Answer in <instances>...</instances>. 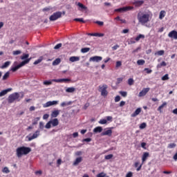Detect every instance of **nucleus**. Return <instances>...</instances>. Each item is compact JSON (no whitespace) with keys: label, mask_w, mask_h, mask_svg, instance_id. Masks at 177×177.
<instances>
[{"label":"nucleus","mask_w":177,"mask_h":177,"mask_svg":"<svg viewBox=\"0 0 177 177\" xmlns=\"http://www.w3.org/2000/svg\"><path fill=\"white\" fill-rule=\"evenodd\" d=\"M153 16V14L151 12H140L138 14V20L140 24L142 26H145V24H147V23H149L150 21V17Z\"/></svg>","instance_id":"nucleus-1"},{"label":"nucleus","mask_w":177,"mask_h":177,"mask_svg":"<svg viewBox=\"0 0 177 177\" xmlns=\"http://www.w3.org/2000/svg\"><path fill=\"white\" fill-rule=\"evenodd\" d=\"M31 148L27 147H21L17 149V157H21L22 156H27L28 153H30Z\"/></svg>","instance_id":"nucleus-2"},{"label":"nucleus","mask_w":177,"mask_h":177,"mask_svg":"<svg viewBox=\"0 0 177 177\" xmlns=\"http://www.w3.org/2000/svg\"><path fill=\"white\" fill-rule=\"evenodd\" d=\"M20 94L18 93H14L9 95L8 97V103H13L15 100H18V102L20 101Z\"/></svg>","instance_id":"nucleus-3"},{"label":"nucleus","mask_w":177,"mask_h":177,"mask_svg":"<svg viewBox=\"0 0 177 177\" xmlns=\"http://www.w3.org/2000/svg\"><path fill=\"white\" fill-rule=\"evenodd\" d=\"M30 60H31V58L24 60L21 64H18L17 66L11 68V71H13L14 73L15 71H17L19 68H21V67H23V66H26V64H28V63H30Z\"/></svg>","instance_id":"nucleus-4"},{"label":"nucleus","mask_w":177,"mask_h":177,"mask_svg":"<svg viewBox=\"0 0 177 177\" xmlns=\"http://www.w3.org/2000/svg\"><path fill=\"white\" fill-rule=\"evenodd\" d=\"M40 133H41V131L37 130L32 136L31 134H30L26 138L28 142H31V140H34V139H37V138L39 136Z\"/></svg>","instance_id":"nucleus-5"},{"label":"nucleus","mask_w":177,"mask_h":177,"mask_svg":"<svg viewBox=\"0 0 177 177\" xmlns=\"http://www.w3.org/2000/svg\"><path fill=\"white\" fill-rule=\"evenodd\" d=\"M150 156L149 152H145L142 156V164L140 165V166L137 168L136 171H139L140 169H142V165L145 164V162L146 160H147V158Z\"/></svg>","instance_id":"nucleus-6"},{"label":"nucleus","mask_w":177,"mask_h":177,"mask_svg":"<svg viewBox=\"0 0 177 177\" xmlns=\"http://www.w3.org/2000/svg\"><path fill=\"white\" fill-rule=\"evenodd\" d=\"M107 85L106 84H103L102 86H99V91L100 92H101V95L102 96H107L108 95V92H107Z\"/></svg>","instance_id":"nucleus-7"},{"label":"nucleus","mask_w":177,"mask_h":177,"mask_svg":"<svg viewBox=\"0 0 177 177\" xmlns=\"http://www.w3.org/2000/svg\"><path fill=\"white\" fill-rule=\"evenodd\" d=\"M60 17H62V12H57L53 13V15H52L50 17L49 20H50V21H55L57 20V19H60Z\"/></svg>","instance_id":"nucleus-8"},{"label":"nucleus","mask_w":177,"mask_h":177,"mask_svg":"<svg viewBox=\"0 0 177 177\" xmlns=\"http://www.w3.org/2000/svg\"><path fill=\"white\" fill-rule=\"evenodd\" d=\"M132 9H133V7L132 6H126V7L115 9V12H120V13H122L124 12H128V10H132Z\"/></svg>","instance_id":"nucleus-9"},{"label":"nucleus","mask_w":177,"mask_h":177,"mask_svg":"<svg viewBox=\"0 0 177 177\" xmlns=\"http://www.w3.org/2000/svg\"><path fill=\"white\" fill-rule=\"evenodd\" d=\"M57 104H59V101H48L43 104V107L46 109V107H50V106H56Z\"/></svg>","instance_id":"nucleus-10"},{"label":"nucleus","mask_w":177,"mask_h":177,"mask_svg":"<svg viewBox=\"0 0 177 177\" xmlns=\"http://www.w3.org/2000/svg\"><path fill=\"white\" fill-rule=\"evenodd\" d=\"M111 129H113V127L105 129L104 131L101 133V136H111V135H113V131Z\"/></svg>","instance_id":"nucleus-11"},{"label":"nucleus","mask_w":177,"mask_h":177,"mask_svg":"<svg viewBox=\"0 0 177 177\" xmlns=\"http://www.w3.org/2000/svg\"><path fill=\"white\" fill-rule=\"evenodd\" d=\"M102 60H103V57L100 56H94L89 59V62H94L95 63H99V62H102Z\"/></svg>","instance_id":"nucleus-12"},{"label":"nucleus","mask_w":177,"mask_h":177,"mask_svg":"<svg viewBox=\"0 0 177 177\" xmlns=\"http://www.w3.org/2000/svg\"><path fill=\"white\" fill-rule=\"evenodd\" d=\"M150 91V88H143L138 94L139 97H143V96H146L147 93Z\"/></svg>","instance_id":"nucleus-13"},{"label":"nucleus","mask_w":177,"mask_h":177,"mask_svg":"<svg viewBox=\"0 0 177 177\" xmlns=\"http://www.w3.org/2000/svg\"><path fill=\"white\" fill-rule=\"evenodd\" d=\"M168 37L169 38H173V39H177V32H176V30H171L168 34Z\"/></svg>","instance_id":"nucleus-14"},{"label":"nucleus","mask_w":177,"mask_h":177,"mask_svg":"<svg viewBox=\"0 0 177 177\" xmlns=\"http://www.w3.org/2000/svg\"><path fill=\"white\" fill-rule=\"evenodd\" d=\"M145 3V1L143 0H138V1H135L133 2V5L136 6V8H140V6H142Z\"/></svg>","instance_id":"nucleus-15"},{"label":"nucleus","mask_w":177,"mask_h":177,"mask_svg":"<svg viewBox=\"0 0 177 177\" xmlns=\"http://www.w3.org/2000/svg\"><path fill=\"white\" fill-rule=\"evenodd\" d=\"M71 80L70 79H53L52 82H70Z\"/></svg>","instance_id":"nucleus-16"},{"label":"nucleus","mask_w":177,"mask_h":177,"mask_svg":"<svg viewBox=\"0 0 177 177\" xmlns=\"http://www.w3.org/2000/svg\"><path fill=\"white\" fill-rule=\"evenodd\" d=\"M142 112L141 108H138L133 113L131 114V117H136L137 115H139L140 113Z\"/></svg>","instance_id":"nucleus-17"},{"label":"nucleus","mask_w":177,"mask_h":177,"mask_svg":"<svg viewBox=\"0 0 177 177\" xmlns=\"http://www.w3.org/2000/svg\"><path fill=\"white\" fill-rule=\"evenodd\" d=\"M50 122L53 127H57L59 125V120L57 118L50 120Z\"/></svg>","instance_id":"nucleus-18"},{"label":"nucleus","mask_w":177,"mask_h":177,"mask_svg":"<svg viewBox=\"0 0 177 177\" xmlns=\"http://www.w3.org/2000/svg\"><path fill=\"white\" fill-rule=\"evenodd\" d=\"M82 162V157H78L73 162V165L75 167Z\"/></svg>","instance_id":"nucleus-19"},{"label":"nucleus","mask_w":177,"mask_h":177,"mask_svg":"<svg viewBox=\"0 0 177 177\" xmlns=\"http://www.w3.org/2000/svg\"><path fill=\"white\" fill-rule=\"evenodd\" d=\"M59 114H60V111L59 110H55V111L52 112L51 117H52V118H56V117H57V115H59Z\"/></svg>","instance_id":"nucleus-20"},{"label":"nucleus","mask_w":177,"mask_h":177,"mask_svg":"<svg viewBox=\"0 0 177 177\" xmlns=\"http://www.w3.org/2000/svg\"><path fill=\"white\" fill-rule=\"evenodd\" d=\"M69 61L71 63H74L75 62H80V57L73 56L69 58Z\"/></svg>","instance_id":"nucleus-21"},{"label":"nucleus","mask_w":177,"mask_h":177,"mask_svg":"<svg viewBox=\"0 0 177 177\" xmlns=\"http://www.w3.org/2000/svg\"><path fill=\"white\" fill-rule=\"evenodd\" d=\"M103 131V127H97L93 129L94 133H100Z\"/></svg>","instance_id":"nucleus-22"},{"label":"nucleus","mask_w":177,"mask_h":177,"mask_svg":"<svg viewBox=\"0 0 177 177\" xmlns=\"http://www.w3.org/2000/svg\"><path fill=\"white\" fill-rule=\"evenodd\" d=\"M10 91H12V88H8L0 92V97H2V96H5V95H6L8 92H10Z\"/></svg>","instance_id":"nucleus-23"},{"label":"nucleus","mask_w":177,"mask_h":177,"mask_svg":"<svg viewBox=\"0 0 177 177\" xmlns=\"http://www.w3.org/2000/svg\"><path fill=\"white\" fill-rule=\"evenodd\" d=\"M145 35L140 34V35H138L136 37V42H139V41H140V39H145Z\"/></svg>","instance_id":"nucleus-24"},{"label":"nucleus","mask_w":177,"mask_h":177,"mask_svg":"<svg viewBox=\"0 0 177 177\" xmlns=\"http://www.w3.org/2000/svg\"><path fill=\"white\" fill-rule=\"evenodd\" d=\"M75 91V88L74 87H69L66 89V93H74Z\"/></svg>","instance_id":"nucleus-25"},{"label":"nucleus","mask_w":177,"mask_h":177,"mask_svg":"<svg viewBox=\"0 0 177 177\" xmlns=\"http://www.w3.org/2000/svg\"><path fill=\"white\" fill-rule=\"evenodd\" d=\"M42 60H44V57L41 56L39 57V59L34 62L33 64H35V66H37V64H39V63H41Z\"/></svg>","instance_id":"nucleus-26"},{"label":"nucleus","mask_w":177,"mask_h":177,"mask_svg":"<svg viewBox=\"0 0 177 177\" xmlns=\"http://www.w3.org/2000/svg\"><path fill=\"white\" fill-rule=\"evenodd\" d=\"M61 62L62 59H60V58H57L56 59H55V61H53V66H59Z\"/></svg>","instance_id":"nucleus-27"},{"label":"nucleus","mask_w":177,"mask_h":177,"mask_svg":"<svg viewBox=\"0 0 177 177\" xmlns=\"http://www.w3.org/2000/svg\"><path fill=\"white\" fill-rule=\"evenodd\" d=\"M164 107H167V102H163L162 104L158 108V111H160V113H162V109Z\"/></svg>","instance_id":"nucleus-28"},{"label":"nucleus","mask_w":177,"mask_h":177,"mask_svg":"<svg viewBox=\"0 0 177 177\" xmlns=\"http://www.w3.org/2000/svg\"><path fill=\"white\" fill-rule=\"evenodd\" d=\"M165 11H164V10H161L160 12V15H159V19H160V20H162V19H164V17H165Z\"/></svg>","instance_id":"nucleus-29"},{"label":"nucleus","mask_w":177,"mask_h":177,"mask_svg":"<svg viewBox=\"0 0 177 177\" xmlns=\"http://www.w3.org/2000/svg\"><path fill=\"white\" fill-rule=\"evenodd\" d=\"M89 35H91V37H104L103 33H90Z\"/></svg>","instance_id":"nucleus-30"},{"label":"nucleus","mask_w":177,"mask_h":177,"mask_svg":"<svg viewBox=\"0 0 177 177\" xmlns=\"http://www.w3.org/2000/svg\"><path fill=\"white\" fill-rule=\"evenodd\" d=\"M164 53H165V51H164L163 50H160L155 53V56H162Z\"/></svg>","instance_id":"nucleus-31"},{"label":"nucleus","mask_w":177,"mask_h":177,"mask_svg":"<svg viewBox=\"0 0 177 177\" xmlns=\"http://www.w3.org/2000/svg\"><path fill=\"white\" fill-rule=\"evenodd\" d=\"M10 61L6 62L4 64L2 65L1 68H7V67H9L10 66Z\"/></svg>","instance_id":"nucleus-32"},{"label":"nucleus","mask_w":177,"mask_h":177,"mask_svg":"<svg viewBox=\"0 0 177 177\" xmlns=\"http://www.w3.org/2000/svg\"><path fill=\"white\" fill-rule=\"evenodd\" d=\"M10 75V72H7L4 74V75L3 76V81H6V80H8L9 78V76Z\"/></svg>","instance_id":"nucleus-33"},{"label":"nucleus","mask_w":177,"mask_h":177,"mask_svg":"<svg viewBox=\"0 0 177 177\" xmlns=\"http://www.w3.org/2000/svg\"><path fill=\"white\" fill-rule=\"evenodd\" d=\"M145 63H146V62L145 61V59H138L137 61V64L138 66H143V64H145Z\"/></svg>","instance_id":"nucleus-34"},{"label":"nucleus","mask_w":177,"mask_h":177,"mask_svg":"<svg viewBox=\"0 0 177 177\" xmlns=\"http://www.w3.org/2000/svg\"><path fill=\"white\" fill-rule=\"evenodd\" d=\"M89 50H91L90 48H83L81 49L82 53H88V52H89Z\"/></svg>","instance_id":"nucleus-35"},{"label":"nucleus","mask_w":177,"mask_h":177,"mask_svg":"<svg viewBox=\"0 0 177 177\" xmlns=\"http://www.w3.org/2000/svg\"><path fill=\"white\" fill-rule=\"evenodd\" d=\"M2 172L3 174H9L10 172V170H9V168H8V167H3V169H2Z\"/></svg>","instance_id":"nucleus-36"},{"label":"nucleus","mask_w":177,"mask_h":177,"mask_svg":"<svg viewBox=\"0 0 177 177\" xmlns=\"http://www.w3.org/2000/svg\"><path fill=\"white\" fill-rule=\"evenodd\" d=\"M107 174L104 172H101L97 174L96 177H107Z\"/></svg>","instance_id":"nucleus-37"},{"label":"nucleus","mask_w":177,"mask_h":177,"mask_svg":"<svg viewBox=\"0 0 177 177\" xmlns=\"http://www.w3.org/2000/svg\"><path fill=\"white\" fill-rule=\"evenodd\" d=\"M98 122L101 125H104L105 124H107V120H106V119H101V120H100V121Z\"/></svg>","instance_id":"nucleus-38"},{"label":"nucleus","mask_w":177,"mask_h":177,"mask_svg":"<svg viewBox=\"0 0 177 177\" xmlns=\"http://www.w3.org/2000/svg\"><path fill=\"white\" fill-rule=\"evenodd\" d=\"M77 6H79V8H81V9H84V10H86V9H88L86 6H84V4L81 3H78Z\"/></svg>","instance_id":"nucleus-39"},{"label":"nucleus","mask_w":177,"mask_h":177,"mask_svg":"<svg viewBox=\"0 0 177 177\" xmlns=\"http://www.w3.org/2000/svg\"><path fill=\"white\" fill-rule=\"evenodd\" d=\"M71 104V102H62L61 103L60 106L61 107H66V106H70Z\"/></svg>","instance_id":"nucleus-40"},{"label":"nucleus","mask_w":177,"mask_h":177,"mask_svg":"<svg viewBox=\"0 0 177 177\" xmlns=\"http://www.w3.org/2000/svg\"><path fill=\"white\" fill-rule=\"evenodd\" d=\"M165 66H167V63L165 62H162V63H160V64L158 65V67L159 68H161V67H165Z\"/></svg>","instance_id":"nucleus-41"},{"label":"nucleus","mask_w":177,"mask_h":177,"mask_svg":"<svg viewBox=\"0 0 177 177\" xmlns=\"http://www.w3.org/2000/svg\"><path fill=\"white\" fill-rule=\"evenodd\" d=\"M133 44H136V39L131 38L129 41V44L132 45Z\"/></svg>","instance_id":"nucleus-42"},{"label":"nucleus","mask_w":177,"mask_h":177,"mask_svg":"<svg viewBox=\"0 0 177 177\" xmlns=\"http://www.w3.org/2000/svg\"><path fill=\"white\" fill-rule=\"evenodd\" d=\"M30 57V55L24 54L23 56L21 57V60H25V59H28Z\"/></svg>","instance_id":"nucleus-43"},{"label":"nucleus","mask_w":177,"mask_h":177,"mask_svg":"<svg viewBox=\"0 0 177 177\" xmlns=\"http://www.w3.org/2000/svg\"><path fill=\"white\" fill-rule=\"evenodd\" d=\"M21 53V50H20L12 52V55H14V56H17V55H20Z\"/></svg>","instance_id":"nucleus-44"},{"label":"nucleus","mask_w":177,"mask_h":177,"mask_svg":"<svg viewBox=\"0 0 177 177\" xmlns=\"http://www.w3.org/2000/svg\"><path fill=\"white\" fill-rule=\"evenodd\" d=\"M167 80H169V77L168 76V74H166L162 77V81H167Z\"/></svg>","instance_id":"nucleus-45"},{"label":"nucleus","mask_w":177,"mask_h":177,"mask_svg":"<svg viewBox=\"0 0 177 177\" xmlns=\"http://www.w3.org/2000/svg\"><path fill=\"white\" fill-rule=\"evenodd\" d=\"M120 94L123 96V97H127L128 93L127 91H120Z\"/></svg>","instance_id":"nucleus-46"},{"label":"nucleus","mask_w":177,"mask_h":177,"mask_svg":"<svg viewBox=\"0 0 177 177\" xmlns=\"http://www.w3.org/2000/svg\"><path fill=\"white\" fill-rule=\"evenodd\" d=\"M75 21H80V23H85L83 18H76L74 19Z\"/></svg>","instance_id":"nucleus-47"},{"label":"nucleus","mask_w":177,"mask_h":177,"mask_svg":"<svg viewBox=\"0 0 177 177\" xmlns=\"http://www.w3.org/2000/svg\"><path fill=\"white\" fill-rule=\"evenodd\" d=\"M50 127H52V124L50 123V121H49L46 123L45 128H46V129H50Z\"/></svg>","instance_id":"nucleus-48"},{"label":"nucleus","mask_w":177,"mask_h":177,"mask_svg":"<svg viewBox=\"0 0 177 177\" xmlns=\"http://www.w3.org/2000/svg\"><path fill=\"white\" fill-rule=\"evenodd\" d=\"M175 147H176V144L175 143H171V144H169L168 145L169 149H174Z\"/></svg>","instance_id":"nucleus-49"},{"label":"nucleus","mask_w":177,"mask_h":177,"mask_svg":"<svg viewBox=\"0 0 177 177\" xmlns=\"http://www.w3.org/2000/svg\"><path fill=\"white\" fill-rule=\"evenodd\" d=\"M39 120H40L39 118H35V120H33L32 124L37 125V124H38V122L39 121Z\"/></svg>","instance_id":"nucleus-50"},{"label":"nucleus","mask_w":177,"mask_h":177,"mask_svg":"<svg viewBox=\"0 0 177 177\" xmlns=\"http://www.w3.org/2000/svg\"><path fill=\"white\" fill-rule=\"evenodd\" d=\"M133 82H134V81H133V78H129V80H128V84L129 85H133Z\"/></svg>","instance_id":"nucleus-51"},{"label":"nucleus","mask_w":177,"mask_h":177,"mask_svg":"<svg viewBox=\"0 0 177 177\" xmlns=\"http://www.w3.org/2000/svg\"><path fill=\"white\" fill-rule=\"evenodd\" d=\"M44 85H52V81L46 80L43 82Z\"/></svg>","instance_id":"nucleus-52"},{"label":"nucleus","mask_w":177,"mask_h":177,"mask_svg":"<svg viewBox=\"0 0 177 177\" xmlns=\"http://www.w3.org/2000/svg\"><path fill=\"white\" fill-rule=\"evenodd\" d=\"M113 157V154L105 156V160H111Z\"/></svg>","instance_id":"nucleus-53"},{"label":"nucleus","mask_w":177,"mask_h":177,"mask_svg":"<svg viewBox=\"0 0 177 177\" xmlns=\"http://www.w3.org/2000/svg\"><path fill=\"white\" fill-rule=\"evenodd\" d=\"M147 124L146 123L143 122L140 125V129H145V128H146Z\"/></svg>","instance_id":"nucleus-54"},{"label":"nucleus","mask_w":177,"mask_h":177,"mask_svg":"<svg viewBox=\"0 0 177 177\" xmlns=\"http://www.w3.org/2000/svg\"><path fill=\"white\" fill-rule=\"evenodd\" d=\"M121 66H122V63L121 62V61L116 62V67H117V68H118V67H121Z\"/></svg>","instance_id":"nucleus-55"},{"label":"nucleus","mask_w":177,"mask_h":177,"mask_svg":"<svg viewBox=\"0 0 177 177\" xmlns=\"http://www.w3.org/2000/svg\"><path fill=\"white\" fill-rule=\"evenodd\" d=\"M144 71H147V74H151V73L153 72V71H151V69H149L148 68H145L144 69Z\"/></svg>","instance_id":"nucleus-56"},{"label":"nucleus","mask_w":177,"mask_h":177,"mask_svg":"<svg viewBox=\"0 0 177 177\" xmlns=\"http://www.w3.org/2000/svg\"><path fill=\"white\" fill-rule=\"evenodd\" d=\"M44 122H40L39 124V129H44Z\"/></svg>","instance_id":"nucleus-57"},{"label":"nucleus","mask_w":177,"mask_h":177,"mask_svg":"<svg viewBox=\"0 0 177 177\" xmlns=\"http://www.w3.org/2000/svg\"><path fill=\"white\" fill-rule=\"evenodd\" d=\"M62 43H59L58 44H57L55 47L54 49H60V48H62Z\"/></svg>","instance_id":"nucleus-58"},{"label":"nucleus","mask_w":177,"mask_h":177,"mask_svg":"<svg viewBox=\"0 0 177 177\" xmlns=\"http://www.w3.org/2000/svg\"><path fill=\"white\" fill-rule=\"evenodd\" d=\"M133 176V173L132 171H129L126 174V177H132Z\"/></svg>","instance_id":"nucleus-59"},{"label":"nucleus","mask_w":177,"mask_h":177,"mask_svg":"<svg viewBox=\"0 0 177 177\" xmlns=\"http://www.w3.org/2000/svg\"><path fill=\"white\" fill-rule=\"evenodd\" d=\"M75 155L76 156H82V151H76V152L75 153Z\"/></svg>","instance_id":"nucleus-60"},{"label":"nucleus","mask_w":177,"mask_h":177,"mask_svg":"<svg viewBox=\"0 0 177 177\" xmlns=\"http://www.w3.org/2000/svg\"><path fill=\"white\" fill-rule=\"evenodd\" d=\"M120 100H121V97H120V95H118L115 97V102H120Z\"/></svg>","instance_id":"nucleus-61"},{"label":"nucleus","mask_w":177,"mask_h":177,"mask_svg":"<svg viewBox=\"0 0 177 177\" xmlns=\"http://www.w3.org/2000/svg\"><path fill=\"white\" fill-rule=\"evenodd\" d=\"M96 24H98V26H103L104 23L103 21H95Z\"/></svg>","instance_id":"nucleus-62"},{"label":"nucleus","mask_w":177,"mask_h":177,"mask_svg":"<svg viewBox=\"0 0 177 177\" xmlns=\"http://www.w3.org/2000/svg\"><path fill=\"white\" fill-rule=\"evenodd\" d=\"M89 106V103H86L83 107L84 110H86V109H88Z\"/></svg>","instance_id":"nucleus-63"},{"label":"nucleus","mask_w":177,"mask_h":177,"mask_svg":"<svg viewBox=\"0 0 177 177\" xmlns=\"http://www.w3.org/2000/svg\"><path fill=\"white\" fill-rule=\"evenodd\" d=\"M106 121H113V117L111 116H106Z\"/></svg>","instance_id":"nucleus-64"}]
</instances>
